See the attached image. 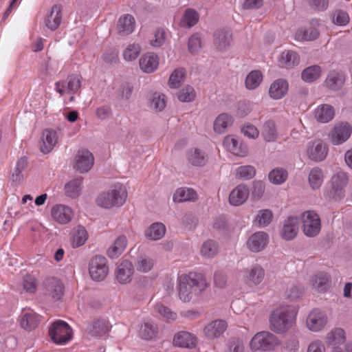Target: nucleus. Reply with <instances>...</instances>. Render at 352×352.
I'll use <instances>...</instances> for the list:
<instances>
[{"label":"nucleus","instance_id":"1","mask_svg":"<svg viewBox=\"0 0 352 352\" xmlns=\"http://www.w3.org/2000/svg\"><path fill=\"white\" fill-rule=\"evenodd\" d=\"M297 310L292 306H281L273 311L270 316V324L276 332H284L294 324Z\"/></svg>","mask_w":352,"mask_h":352},{"label":"nucleus","instance_id":"2","mask_svg":"<svg viewBox=\"0 0 352 352\" xmlns=\"http://www.w3.org/2000/svg\"><path fill=\"white\" fill-rule=\"evenodd\" d=\"M126 197V188L120 184H117L109 190L100 193L96 202L98 206L109 209L122 206L125 203Z\"/></svg>","mask_w":352,"mask_h":352},{"label":"nucleus","instance_id":"3","mask_svg":"<svg viewBox=\"0 0 352 352\" xmlns=\"http://www.w3.org/2000/svg\"><path fill=\"white\" fill-rule=\"evenodd\" d=\"M324 341L329 352H352V342H346V333L342 328L332 329L327 333Z\"/></svg>","mask_w":352,"mask_h":352},{"label":"nucleus","instance_id":"4","mask_svg":"<svg viewBox=\"0 0 352 352\" xmlns=\"http://www.w3.org/2000/svg\"><path fill=\"white\" fill-rule=\"evenodd\" d=\"M48 334L55 344L65 345L72 340L73 332L67 322L56 320L50 324Z\"/></svg>","mask_w":352,"mask_h":352},{"label":"nucleus","instance_id":"5","mask_svg":"<svg viewBox=\"0 0 352 352\" xmlns=\"http://www.w3.org/2000/svg\"><path fill=\"white\" fill-rule=\"evenodd\" d=\"M278 344L276 336L268 331H261L254 335L250 342L252 351H270Z\"/></svg>","mask_w":352,"mask_h":352},{"label":"nucleus","instance_id":"6","mask_svg":"<svg viewBox=\"0 0 352 352\" xmlns=\"http://www.w3.org/2000/svg\"><path fill=\"white\" fill-rule=\"evenodd\" d=\"M89 273L93 280H103L109 273L107 258L102 255L93 256L89 263Z\"/></svg>","mask_w":352,"mask_h":352},{"label":"nucleus","instance_id":"7","mask_svg":"<svg viewBox=\"0 0 352 352\" xmlns=\"http://www.w3.org/2000/svg\"><path fill=\"white\" fill-rule=\"evenodd\" d=\"M329 322L327 313L318 308L313 309L306 318V327L311 332L322 331Z\"/></svg>","mask_w":352,"mask_h":352},{"label":"nucleus","instance_id":"8","mask_svg":"<svg viewBox=\"0 0 352 352\" xmlns=\"http://www.w3.org/2000/svg\"><path fill=\"white\" fill-rule=\"evenodd\" d=\"M180 276L183 278V287L184 284L186 285L190 284L192 287L191 290L195 294V296L201 294L208 286L204 275L201 273L190 272L187 274H182Z\"/></svg>","mask_w":352,"mask_h":352},{"label":"nucleus","instance_id":"9","mask_svg":"<svg viewBox=\"0 0 352 352\" xmlns=\"http://www.w3.org/2000/svg\"><path fill=\"white\" fill-rule=\"evenodd\" d=\"M302 226L304 234L309 237L316 236L320 231L321 224L318 215L312 211L302 214Z\"/></svg>","mask_w":352,"mask_h":352},{"label":"nucleus","instance_id":"10","mask_svg":"<svg viewBox=\"0 0 352 352\" xmlns=\"http://www.w3.org/2000/svg\"><path fill=\"white\" fill-rule=\"evenodd\" d=\"M135 272L133 263L129 260H123L116 270V280L123 285L131 282Z\"/></svg>","mask_w":352,"mask_h":352},{"label":"nucleus","instance_id":"11","mask_svg":"<svg viewBox=\"0 0 352 352\" xmlns=\"http://www.w3.org/2000/svg\"><path fill=\"white\" fill-rule=\"evenodd\" d=\"M43 287L47 295L54 300H60L64 294V286L60 280L55 277H49L43 281Z\"/></svg>","mask_w":352,"mask_h":352},{"label":"nucleus","instance_id":"12","mask_svg":"<svg viewBox=\"0 0 352 352\" xmlns=\"http://www.w3.org/2000/svg\"><path fill=\"white\" fill-rule=\"evenodd\" d=\"M20 326L26 331H32L37 327L41 319L40 316L32 309H23L19 318Z\"/></svg>","mask_w":352,"mask_h":352},{"label":"nucleus","instance_id":"13","mask_svg":"<svg viewBox=\"0 0 352 352\" xmlns=\"http://www.w3.org/2000/svg\"><path fill=\"white\" fill-rule=\"evenodd\" d=\"M352 129L348 123H341L335 126L329 133L331 142L334 145H339L346 141L351 135Z\"/></svg>","mask_w":352,"mask_h":352},{"label":"nucleus","instance_id":"14","mask_svg":"<svg viewBox=\"0 0 352 352\" xmlns=\"http://www.w3.org/2000/svg\"><path fill=\"white\" fill-rule=\"evenodd\" d=\"M92 153L87 150L79 151L75 157L74 168L81 173L89 171L94 164Z\"/></svg>","mask_w":352,"mask_h":352},{"label":"nucleus","instance_id":"15","mask_svg":"<svg viewBox=\"0 0 352 352\" xmlns=\"http://www.w3.org/2000/svg\"><path fill=\"white\" fill-rule=\"evenodd\" d=\"M228 328L227 322L223 320H215L208 323L204 329V336L209 340L221 336Z\"/></svg>","mask_w":352,"mask_h":352},{"label":"nucleus","instance_id":"16","mask_svg":"<svg viewBox=\"0 0 352 352\" xmlns=\"http://www.w3.org/2000/svg\"><path fill=\"white\" fill-rule=\"evenodd\" d=\"M264 270L258 265H254L250 268L245 270L243 279L250 286H256L263 280Z\"/></svg>","mask_w":352,"mask_h":352},{"label":"nucleus","instance_id":"17","mask_svg":"<svg viewBox=\"0 0 352 352\" xmlns=\"http://www.w3.org/2000/svg\"><path fill=\"white\" fill-rule=\"evenodd\" d=\"M310 283L317 292L324 293L331 287V278L327 272H318L311 277Z\"/></svg>","mask_w":352,"mask_h":352},{"label":"nucleus","instance_id":"18","mask_svg":"<svg viewBox=\"0 0 352 352\" xmlns=\"http://www.w3.org/2000/svg\"><path fill=\"white\" fill-rule=\"evenodd\" d=\"M328 153V147L322 140H317L312 142L308 148L307 155L309 157L316 162L324 160Z\"/></svg>","mask_w":352,"mask_h":352},{"label":"nucleus","instance_id":"19","mask_svg":"<svg viewBox=\"0 0 352 352\" xmlns=\"http://www.w3.org/2000/svg\"><path fill=\"white\" fill-rule=\"evenodd\" d=\"M232 32L228 29H219L214 33V45L219 51H225L230 45Z\"/></svg>","mask_w":352,"mask_h":352},{"label":"nucleus","instance_id":"20","mask_svg":"<svg viewBox=\"0 0 352 352\" xmlns=\"http://www.w3.org/2000/svg\"><path fill=\"white\" fill-rule=\"evenodd\" d=\"M345 82V76L341 71L332 70L331 71L325 80L324 86L329 90L338 91L340 90Z\"/></svg>","mask_w":352,"mask_h":352},{"label":"nucleus","instance_id":"21","mask_svg":"<svg viewBox=\"0 0 352 352\" xmlns=\"http://www.w3.org/2000/svg\"><path fill=\"white\" fill-rule=\"evenodd\" d=\"M51 214L54 220L60 224L69 223L73 217L72 209L63 204H58L52 207Z\"/></svg>","mask_w":352,"mask_h":352},{"label":"nucleus","instance_id":"22","mask_svg":"<svg viewBox=\"0 0 352 352\" xmlns=\"http://www.w3.org/2000/svg\"><path fill=\"white\" fill-rule=\"evenodd\" d=\"M249 195L250 190L246 185H238L230 192L229 201L232 206H241L246 201Z\"/></svg>","mask_w":352,"mask_h":352},{"label":"nucleus","instance_id":"23","mask_svg":"<svg viewBox=\"0 0 352 352\" xmlns=\"http://www.w3.org/2000/svg\"><path fill=\"white\" fill-rule=\"evenodd\" d=\"M298 230V219L295 217H288L284 222L280 235L286 241L292 240Z\"/></svg>","mask_w":352,"mask_h":352},{"label":"nucleus","instance_id":"24","mask_svg":"<svg viewBox=\"0 0 352 352\" xmlns=\"http://www.w3.org/2000/svg\"><path fill=\"white\" fill-rule=\"evenodd\" d=\"M140 69L145 73L153 72L159 65L158 56L154 53H147L139 60Z\"/></svg>","mask_w":352,"mask_h":352},{"label":"nucleus","instance_id":"25","mask_svg":"<svg viewBox=\"0 0 352 352\" xmlns=\"http://www.w3.org/2000/svg\"><path fill=\"white\" fill-rule=\"evenodd\" d=\"M197 343L196 336L188 331H180L175 335L173 344L183 348H193Z\"/></svg>","mask_w":352,"mask_h":352},{"label":"nucleus","instance_id":"26","mask_svg":"<svg viewBox=\"0 0 352 352\" xmlns=\"http://www.w3.org/2000/svg\"><path fill=\"white\" fill-rule=\"evenodd\" d=\"M62 20V7L54 5L52 7L50 13L45 19V25L51 30H56L60 25Z\"/></svg>","mask_w":352,"mask_h":352},{"label":"nucleus","instance_id":"27","mask_svg":"<svg viewBox=\"0 0 352 352\" xmlns=\"http://www.w3.org/2000/svg\"><path fill=\"white\" fill-rule=\"evenodd\" d=\"M315 118L319 122L327 123L331 120L335 115L334 109L329 104H321L314 111Z\"/></svg>","mask_w":352,"mask_h":352},{"label":"nucleus","instance_id":"28","mask_svg":"<svg viewBox=\"0 0 352 352\" xmlns=\"http://www.w3.org/2000/svg\"><path fill=\"white\" fill-rule=\"evenodd\" d=\"M135 28V19L130 14L122 16L117 24L118 33L120 35H128L131 34Z\"/></svg>","mask_w":352,"mask_h":352},{"label":"nucleus","instance_id":"29","mask_svg":"<svg viewBox=\"0 0 352 352\" xmlns=\"http://www.w3.org/2000/svg\"><path fill=\"white\" fill-rule=\"evenodd\" d=\"M43 144L41 151L45 154L49 153L57 142L56 132L52 129H45L43 133Z\"/></svg>","mask_w":352,"mask_h":352},{"label":"nucleus","instance_id":"30","mask_svg":"<svg viewBox=\"0 0 352 352\" xmlns=\"http://www.w3.org/2000/svg\"><path fill=\"white\" fill-rule=\"evenodd\" d=\"M278 62L280 67L290 68L299 64L300 58L295 52L285 50L281 53Z\"/></svg>","mask_w":352,"mask_h":352},{"label":"nucleus","instance_id":"31","mask_svg":"<svg viewBox=\"0 0 352 352\" xmlns=\"http://www.w3.org/2000/svg\"><path fill=\"white\" fill-rule=\"evenodd\" d=\"M287 89V81L283 79H278L271 85L269 94L272 98L277 100L283 98L286 94Z\"/></svg>","mask_w":352,"mask_h":352},{"label":"nucleus","instance_id":"32","mask_svg":"<svg viewBox=\"0 0 352 352\" xmlns=\"http://www.w3.org/2000/svg\"><path fill=\"white\" fill-rule=\"evenodd\" d=\"M187 158L188 162L195 166H202L207 162L206 153L197 148H191L188 151Z\"/></svg>","mask_w":352,"mask_h":352},{"label":"nucleus","instance_id":"33","mask_svg":"<svg viewBox=\"0 0 352 352\" xmlns=\"http://www.w3.org/2000/svg\"><path fill=\"white\" fill-rule=\"evenodd\" d=\"M166 233V227L162 223L151 224L145 231V236L150 240H160Z\"/></svg>","mask_w":352,"mask_h":352},{"label":"nucleus","instance_id":"34","mask_svg":"<svg viewBox=\"0 0 352 352\" xmlns=\"http://www.w3.org/2000/svg\"><path fill=\"white\" fill-rule=\"evenodd\" d=\"M197 198V192L192 188H178L173 195V200L175 202L194 201Z\"/></svg>","mask_w":352,"mask_h":352},{"label":"nucleus","instance_id":"35","mask_svg":"<svg viewBox=\"0 0 352 352\" xmlns=\"http://www.w3.org/2000/svg\"><path fill=\"white\" fill-rule=\"evenodd\" d=\"M155 265V261L151 257L142 255L139 256L135 262V269L140 273L149 272Z\"/></svg>","mask_w":352,"mask_h":352},{"label":"nucleus","instance_id":"36","mask_svg":"<svg viewBox=\"0 0 352 352\" xmlns=\"http://www.w3.org/2000/svg\"><path fill=\"white\" fill-rule=\"evenodd\" d=\"M28 164V160L25 157H21L16 162L15 168L14 169L10 179L15 185H19L23 179V171L27 168Z\"/></svg>","mask_w":352,"mask_h":352},{"label":"nucleus","instance_id":"37","mask_svg":"<svg viewBox=\"0 0 352 352\" xmlns=\"http://www.w3.org/2000/svg\"><path fill=\"white\" fill-rule=\"evenodd\" d=\"M273 217L272 210L262 209L258 211L254 219V223L258 227H266L272 221Z\"/></svg>","mask_w":352,"mask_h":352},{"label":"nucleus","instance_id":"38","mask_svg":"<svg viewBox=\"0 0 352 352\" xmlns=\"http://www.w3.org/2000/svg\"><path fill=\"white\" fill-rule=\"evenodd\" d=\"M232 118L226 113L220 114L214 122V130L219 133H222L225 130L232 124Z\"/></svg>","mask_w":352,"mask_h":352},{"label":"nucleus","instance_id":"39","mask_svg":"<svg viewBox=\"0 0 352 352\" xmlns=\"http://www.w3.org/2000/svg\"><path fill=\"white\" fill-rule=\"evenodd\" d=\"M349 181L348 175L343 171H340L331 177V187L335 192H341Z\"/></svg>","mask_w":352,"mask_h":352},{"label":"nucleus","instance_id":"40","mask_svg":"<svg viewBox=\"0 0 352 352\" xmlns=\"http://www.w3.org/2000/svg\"><path fill=\"white\" fill-rule=\"evenodd\" d=\"M262 135L267 142H274L278 137V133L275 123L272 120L266 121L262 129Z\"/></svg>","mask_w":352,"mask_h":352},{"label":"nucleus","instance_id":"41","mask_svg":"<svg viewBox=\"0 0 352 352\" xmlns=\"http://www.w3.org/2000/svg\"><path fill=\"white\" fill-rule=\"evenodd\" d=\"M321 75V67L317 65L305 68L301 74L302 79L306 82L316 80Z\"/></svg>","mask_w":352,"mask_h":352},{"label":"nucleus","instance_id":"42","mask_svg":"<svg viewBox=\"0 0 352 352\" xmlns=\"http://www.w3.org/2000/svg\"><path fill=\"white\" fill-rule=\"evenodd\" d=\"M182 281L183 278L179 276L177 278L178 295L183 302H189L194 296H195V294H194L191 290L192 287L190 284L186 285L184 284V287H183Z\"/></svg>","mask_w":352,"mask_h":352},{"label":"nucleus","instance_id":"43","mask_svg":"<svg viewBox=\"0 0 352 352\" xmlns=\"http://www.w3.org/2000/svg\"><path fill=\"white\" fill-rule=\"evenodd\" d=\"M82 177L76 178L65 186L66 195L72 198L77 197L81 192Z\"/></svg>","mask_w":352,"mask_h":352},{"label":"nucleus","instance_id":"44","mask_svg":"<svg viewBox=\"0 0 352 352\" xmlns=\"http://www.w3.org/2000/svg\"><path fill=\"white\" fill-rule=\"evenodd\" d=\"M319 36V32L317 29L313 27H309L305 29L298 30L295 35L296 40L302 41H313L316 39Z\"/></svg>","mask_w":352,"mask_h":352},{"label":"nucleus","instance_id":"45","mask_svg":"<svg viewBox=\"0 0 352 352\" xmlns=\"http://www.w3.org/2000/svg\"><path fill=\"white\" fill-rule=\"evenodd\" d=\"M138 333L141 338L147 340H151L156 336L157 327L151 322H144L140 326Z\"/></svg>","mask_w":352,"mask_h":352},{"label":"nucleus","instance_id":"46","mask_svg":"<svg viewBox=\"0 0 352 352\" xmlns=\"http://www.w3.org/2000/svg\"><path fill=\"white\" fill-rule=\"evenodd\" d=\"M186 74V70L184 68L175 69L169 78V87L173 89H177L180 87L184 81Z\"/></svg>","mask_w":352,"mask_h":352},{"label":"nucleus","instance_id":"47","mask_svg":"<svg viewBox=\"0 0 352 352\" xmlns=\"http://www.w3.org/2000/svg\"><path fill=\"white\" fill-rule=\"evenodd\" d=\"M82 76L72 74L67 76L66 82L67 92L69 94H78L81 87Z\"/></svg>","mask_w":352,"mask_h":352},{"label":"nucleus","instance_id":"48","mask_svg":"<svg viewBox=\"0 0 352 352\" xmlns=\"http://www.w3.org/2000/svg\"><path fill=\"white\" fill-rule=\"evenodd\" d=\"M309 182L313 189H318L320 187L323 182V173L321 168L318 167L314 168L309 175Z\"/></svg>","mask_w":352,"mask_h":352},{"label":"nucleus","instance_id":"49","mask_svg":"<svg viewBox=\"0 0 352 352\" xmlns=\"http://www.w3.org/2000/svg\"><path fill=\"white\" fill-rule=\"evenodd\" d=\"M89 331L93 336H104L109 331L108 323L105 320H96L91 324Z\"/></svg>","mask_w":352,"mask_h":352},{"label":"nucleus","instance_id":"50","mask_svg":"<svg viewBox=\"0 0 352 352\" xmlns=\"http://www.w3.org/2000/svg\"><path fill=\"white\" fill-rule=\"evenodd\" d=\"M262 79L263 75L260 71H252L246 77L245 86L248 89H254L261 84Z\"/></svg>","mask_w":352,"mask_h":352},{"label":"nucleus","instance_id":"51","mask_svg":"<svg viewBox=\"0 0 352 352\" xmlns=\"http://www.w3.org/2000/svg\"><path fill=\"white\" fill-rule=\"evenodd\" d=\"M199 21L198 13L192 9H187L184 14L182 20L180 22L182 26H188L189 28L195 25Z\"/></svg>","mask_w":352,"mask_h":352},{"label":"nucleus","instance_id":"52","mask_svg":"<svg viewBox=\"0 0 352 352\" xmlns=\"http://www.w3.org/2000/svg\"><path fill=\"white\" fill-rule=\"evenodd\" d=\"M155 311L166 321H173L177 318V314L162 303L155 305Z\"/></svg>","mask_w":352,"mask_h":352},{"label":"nucleus","instance_id":"53","mask_svg":"<svg viewBox=\"0 0 352 352\" xmlns=\"http://www.w3.org/2000/svg\"><path fill=\"white\" fill-rule=\"evenodd\" d=\"M256 175V168L252 165L241 166L236 170V177L242 179H250Z\"/></svg>","mask_w":352,"mask_h":352},{"label":"nucleus","instance_id":"54","mask_svg":"<svg viewBox=\"0 0 352 352\" xmlns=\"http://www.w3.org/2000/svg\"><path fill=\"white\" fill-rule=\"evenodd\" d=\"M269 180L275 184L283 183L287 177V173L283 168H274L268 175Z\"/></svg>","mask_w":352,"mask_h":352},{"label":"nucleus","instance_id":"55","mask_svg":"<svg viewBox=\"0 0 352 352\" xmlns=\"http://www.w3.org/2000/svg\"><path fill=\"white\" fill-rule=\"evenodd\" d=\"M140 46L138 44H130L123 52L124 58L127 61L135 60L140 52Z\"/></svg>","mask_w":352,"mask_h":352},{"label":"nucleus","instance_id":"56","mask_svg":"<svg viewBox=\"0 0 352 352\" xmlns=\"http://www.w3.org/2000/svg\"><path fill=\"white\" fill-rule=\"evenodd\" d=\"M332 21L338 25H346L349 22V16L346 12L337 10L332 14Z\"/></svg>","mask_w":352,"mask_h":352},{"label":"nucleus","instance_id":"57","mask_svg":"<svg viewBox=\"0 0 352 352\" xmlns=\"http://www.w3.org/2000/svg\"><path fill=\"white\" fill-rule=\"evenodd\" d=\"M201 254L206 258H212L216 256L219 252L217 243H202L200 248Z\"/></svg>","mask_w":352,"mask_h":352},{"label":"nucleus","instance_id":"58","mask_svg":"<svg viewBox=\"0 0 352 352\" xmlns=\"http://www.w3.org/2000/svg\"><path fill=\"white\" fill-rule=\"evenodd\" d=\"M195 96L196 94L193 87L187 86L179 91L178 99L181 102H188L194 100Z\"/></svg>","mask_w":352,"mask_h":352},{"label":"nucleus","instance_id":"59","mask_svg":"<svg viewBox=\"0 0 352 352\" xmlns=\"http://www.w3.org/2000/svg\"><path fill=\"white\" fill-rule=\"evenodd\" d=\"M125 249V243H111L107 250V254L110 258H116L124 252Z\"/></svg>","mask_w":352,"mask_h":352},{"label":"nucleus","instance_id":"60","mask_svg":"<svg viewBox=\"0 0 352 352\" xmlns=\"http://www.w3.org/2000/svg\"><path fill=\"white\" fill-rule=\"evenodd\" d=\"M23 287L24 290L28 293H34L37 288V281L36 278L30 274H27L23 277Z\"/></svg>","mask_w":352,"mask_h":352},{"label":"nucleus","instance_id":"61","mask_svg":"<svg viewBox=\"0 0 352 352\" xmlns=\"http://www.w3.org/2000/svg\"><path fill=\"white\" fill-rule=\"evenodd\" d=\"M88 233L85 227L78 226L73 229V242H86L88 239Z\"/></svg>","mask_w":352,"mask_h":352},{"label":"nucleus","instance_id":"62","mask_svg":"<svg viewBox=\"0 0 352 352\" xmlns=\"http://www.w3.org/2000/svg\"><path fill=\"white\" fill-rule=\"evenodd\" d=\"M151 106L158 111H162L166 107V96L164 94H154Z\"/></svg>","mask_w":352,"mask_h":352},{"label":"nucleus","instance_id":"63","mask_svg":"<svg viewBox=\"0 0 352 352\" xmlns=\"http://www.w3.org/2000/svg\"><path fill=\"white\" fill-rule=\"evenodd\" d=\"M304 288L302 286L293 285L286 291V296L292 300H295L302 296Z\"/></svg>","mask_w":352,"mask_h":352},{"label":"nucleus","instance_id":"64","mask_svg":"<svg viewBox=\"0 0 352 352\" xmlns=\"http://www.w3.org/2000/svg\"><path fill=\"white\" fill-rule=\"evenodd\" d=\"M307 352H326L324 344L321 340L315 339L309 344Z\"/></svg>","mask_w":352,"mask_h":352}]
</instances>
